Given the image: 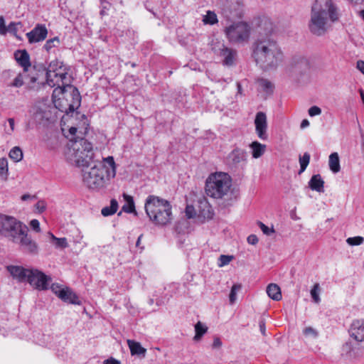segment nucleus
Here are the masks:
<instances>
[{"mask_svg": "<svg viewBox=\"0 0 364 364\" xmlns=\"http://www.w3.org/2000/svg\"><path fill=\"white\" fill-rule=\"evenodd\" d=\"M252 58L263 70L276 69L283 59V52L277 41L269 33H260L252 43Z\"/></svg>", "mask_w": 364, "mask_h": 364, "instance_id": "nucleus-1", "label": "nucleus"}, {"mask_svg": "<svg viewBox=\"0 0 364 364\" xmlns=\"http://www.w3.org/2000/svg\"><path fill=\"white\" fill-rule=\"evenodd\" d=\"M144 208L146 215L156 225L164 226L171 223V205L168 200L156 196H149L146 199Z\"/></svg>", "mask_w": 364, "mask_h": 364, "instance_id": "nucleus-2", "label": "nucleus"}, {"mask_svg": "<svg viewBox=\"0 0 364 364\" xmlns=\"http://www.w3.org/2000/svg\"><path fill=\"white\" fill-rule=\"evenodd\" d=\"M232 186L229 176L225 173L210 174L206 179L205 193L213 198H222L227 195Z\"/></svg>", "mask_w": 364, "mask_h": 364, "instance_id": "nucleus-3", "label": "nucleus"}, {"mask_svg": "<svg viewBox=\"0 0 364 364\" xmlns=\"http://www.w3.org/2000/svg\"><path fill=\"white\" fill-rule=\"evenodd\" d=\"M67 75V68L63 62L54 60L49 63L46 71L47 84L52 87L57 86L53 90L52 97H56L57 92L65 91V87H61V85H63Z\"/></svg>", "mask_w": 364, "mask_h": 364, "instance_id": "nucleus-4", "label": "nucleus"}, {"mask_svg": "<svg viewBox=\"0 0 364 364\" xmlns=\"http://www.w3.org/2000/svg\"><path fill=\"white\" fill-rule=\"evenodd\" d=\"M75 162L78 166H91L93 158L92 145L87 140L81 138L75 141L70 148Z\"/></svg>", "mask_w": 364, "mask_h": 364, "instance_id": "nucleus-5", "label": "nucleus"}, {"mask_svg": "<svg viewBox=\"0 0 364 364\" xmlns=\"http://www.w3.org/2000/svg\"><path fill=\"white\" fill-rule=\"evenodd\" d=\"M82 180L89 188H99L104 186L105 181V170L101 163L93 166H82Z\"/></svg>", "mask_w": 364, "mask_h": 364, "instance_id": "nucleus-6", "label": "nucleus"}, {"mask_svg": "<svg viewBox=\"0 0 364 364\" xmlns=\"http://www.w3.org/2000/svg\"><path fill=\"white\" fill-rule=\"evenodd\" d=\"M331 24L328 23V14L326 9H318L312 8L311 19L309 23V29L310 32L316 36L325 35L329 28Z\"/></svg>", "mask_w": 364, "mask_h": 364, "instance_id": "nucleus-7", "label": "nucleus"}, {"mask_svg": "<svg viewBox=\"0 0 364 364\" xmlns=\"http://www.w3.org/2000/svg\"><path fill=\"white\" fill-rule=\"evenodd\" d=\"M26 226L14 217L0 214V234L10 240L16 238V235L26 230Z\"/></svg>", "mask_w": 364, "mask_h": 364, "instance_id": "nucleus-8", "label": "nucleus"}, {"mask_svg": "<svg viewBox=\"0 0 364 364\" xmlns=\"http://www.w3.org/2000/svg\"><path fill=\"white\" fill-rule=\"evenodd\" d=\"M225 31L228 39L232 43L247 42L250 36V27L245 22L232 24Z\"/></svg>", "mask_w": 364, "mask_h": 364, "instance_id": "nucleus-9", "label": "nucleus"}, {"mask_svg": "<svg viewBox=\"0 0 364 364\" xmlns=\"http://www.w3.org/2000/svg\"><path fill=\"white\" fill-rule=\"evenodd\" d=\"M212 50L220 59L224 66L232 67L236 63L237 52L224 43L217 41L212 44Z\"/></svg>", "mask_w": 364, "mask_h": 364, "instance_id": "nucleus-10", "label": "nucleus"}, {"mask_svg": "<svg viewBox=\"0 0 364 364\" xmlns=\"http://www.w3.org/2000/svg\"><path fill=\"white\" fill-rule=\"evenodd\" d=\"M65 87V90L63 92H57V95L61 94L64 95L67 90H70V96L72 97V102L68 105V107H61L60 105V98H58V100H55V97H53V102L55 104V106L58 108L61 112H65L66 113L68 112H73L75 109H77L80 105V101H81V96L80 94L79 90L75 87H73L70 85H65L63 83V85H61V87Z\"/></svg>", "mask_w": 364, "mask_h": 364, "instance_id": "nucleus-11", "label": "nucleus"}, {"mask_svg": "<svg viewBox=\"0 0 364 364\" xmlns=\"http://www.w3.org/2000/svg\"><path fill=\"white\" fill-rule=\"evenodd\" d=\"M28 274L27 282L32 287L39 291L48 289L49 283L52 280L50 276L45 274L43 272L36 269H31Z\"/></svg>", "mask_w": 364, "mask_h": 364, "instance_id": "nucleus-12", "label": "nucleus"}, {"mask_svg": "<svg viewBox=\"0 0 364 364\" xmlns=\"http://www.w3.org/2000/svg\"><path fill=\"white\" fill-rule=\"evenodd\" d=\"M28 231L27 227L25 230H21V232H19L12 242L18 244L23 251L31 255H36L38 252V245L28 236Z\"/></svg>", "mask_w": 364, "mask_h": 364, "instance_id": "nucleus-13", "label": "nucleus"}, {"mask_svg": "<svg viewBox=\"0 0 364 364\" xmlns=\"http://www.w3.org/2000/svg\"><path fill=\"white\" fill-rule=\"evenodd\" d=\"M255 132L257 136L262 140H267L268 138L267 120L266 114L259 112L256 114L255 119Z\"/></svg>", "mask_w": 364, "mask_h": 364, "instance_id": "nucleus-14", "label": "nucleus"}, {"mask_svg": "<svg viewBox=\"0 0 364 364\" xmlns=\"http://www.w3.org/2000/svg\"><path fill=\"white\" fill-rule=\"evenodd\" d=\"M48 35V29L44 24L38 23L28 33H26L28 42L36 43L44 41Z\"/></svg>", "mask_w": 364, "mask_h": 364, "instance_id": "nucleus-15", "label": "nucleus"}, {"mask_svg": "<svg viewBox=\"0 0 364 364\" xmlns=\"http://www.w3.org/2000/svg\"><path fill=\"white\" fill-rule=\"evenodd\" d=\"M198 216L203 220H210L213 218L214 211L205 198H200L198 202Z\"/></svg>", "mask_w": 364, "mask_h": 364, "instance_id": "nucleus-16", "label": "nucleus"}, {"mask_svg": "<svg viewBox=\"0 0 364 364\" xmlns=\"http://www.w3.org/2000/svg\"><path fill=\"white\" fill-rule=\"evenodd\" d=\"M348 331L350 336L355 341H364V320H353Z\"/></svg>", "mask_w": 364, "mask_h": 364, "instance_id": "nucleus-17", "label": "nucleus"}, {"mask_svg": "<svg viewBox=\"0 0 364 364\" xmlns=\"http://www.w3.org/2000/svg\"><path fill=\"white\" fill-rule=\"evenodd\" d=\"M6 269L14 279L19 282L27 281L29 274L28 272H31V269H25L21 266L17 265H9L6 267Z\"/></svg>", "mask_w": 364, "mask_h": 364, "instance_id": "nucleus-18", "label": "nucleus"}, {"mask_svg": "<svg viewBox=\"0 0 364 364\" xmlns=\"http://www.w3.org/2000/svg\"><path fill=\"white\" fill-rule=\"evenodd\" d=\"M14 58L19 65H21L25 72L28 71L31 67L30 56L26 50H17L14 53Z\"/></svg>", "mask_w": 364, "mask_h": 364, "instance_id": "nucleus-19", "label": "nucleus"}, {"mask_svg": "<svg viewBox=\"0 0 364 364\" xmlns=\"http://www.w3.org/2000/svg\"><path fill=\"white\" fill-rule=\"evenodd\" d=\"M309 186L312 191L323 193L324 191V181L321 176L320 174L313 175L309 181Z\"/></svg>", "mask_w": 364, "mask_h": 364, "instance_id": "nucleus-20", "label": "nucleus"}, {"mask_svg": "<svg viewBox=\"0 0 364 364\" xmlns=\"http://www.w3.org/2000/svg\"><path fill=\"white\" fill-rule=\"evenodd\" d=\"M229 159L234 165L246 161V151L240 149H235L229 154Z\"/></svg>", "mask_w": 364, "mask_h": 364, "instance_id": "nucleus-21", "label": "nucleus"}, {"mask_svg": "<svg viewBox=\"0 0 364 364\" xmlns=\"http://www.w3.org/2000/svg\"><path fill=\"white\" fill-rule=\"evenodd\" d=\"M103 160L105 164L102 165L105 167L107 177L114 178L116 175V166L114 158L112 156H108Z\"/></svg>", "mask_w": 364, "mask_h": 364, "instance_id": "nucleus-22", "label": "nucleus"}, {"mask_svg": "<svg viewBox=\"0 0 364 364\" xmlns=\"http://www.w3.org/2000/svg\"><path fill=\"white\" fill-rule=\"evenodd\" d=\"M250 148L252 150V157L255 159H258L264 154L266 150V145L255 141L250 144Z\"/></svg>", "mask_w": 364, "mask_h": 364, "instance_id": "nucleus-23", "label": "nucleus"}, {"mask_svg": "<svg viewBox=\"0 0 364 364\" xmlns=\"http://www.w3.org/2000/svg\"><path fill=\"white\" fill-rule=\"evenodd\" d=\"M266 291L269 297L274 301H279L282 299L280 287L276 284H269L267 287Z\"/></svg>", "mask_w": 364, "mask_h": 364, "instance_id": "nucleus-24", "label": "nucleus"}, {"mask_svg": "<svg viewBox=\"0 0 364 364\" xmlns=\"http://www.w3.org/2000/svg\"><path fill=\"white\" fill-rule=\"evenodd\" d=\"M123 198L126 203L122 206V210L125 213H134V215H136L133 197L127 193H123Z\"/></svg>", "mask_w": 364, "mask_h": 364, "instance_id": "nucleus-25", "label": "nucleus"}, {"mask_svg": "<svg viewBox=\"0 0 364 364\" xmlns=\"http://www.w3.org/2000/svg\"><path fill=\"white\" fill-rule=\"evenodd\" d=\"M328 166L330 170L334 173H337L341 170L340 166V159L339 156L337 152H333L330 154L328 159Z\"/></svg>", "mask_w": 364, "mask_h": 364, "instance_id": "nucleus-26", "label": "nucleus"}, {"mask_svg": "<svg viewBox=\"0 0 364 364\" xmlns=\"http://www.w3.org/2000/svg\"><path fill=\"white\" fill-rule=\"evenodd\" d=\"M65 296L63 298H60L65 302L73 304H80V301L79 297L77 296L75 293H74L70 288L66 287L65 289Z\"/></svg>", "mask_w": 364, "mask_h": 364, "instance_id": "nucleus-27", "label": "nucleus"}, {"mask_svg": "<svg viewBox=\"0 0 364 364\" xmlns=\"http://www.w3.org/2000/svg\"><path fill=\"white\" fill-rule=\"evenodd\" d=\"M326 6L327 8L328 17H329L331 21L333 23L337 21L339 19V14L336 6L331 1H327Z\"/></svg>", "mask_w": 364, "mask_h": 364, "instance_id": "nucleus-28", "label": "nucleus"}, {"mask_svg": "<svg viewBox=\"0 0 364 364\" xmlns=\"http://www.w3.org/2000/svg\"><path fill=\"white\" fill-rule=\"evenodd\" d=\"M48 235L50 237L51 242L55 248L64 249L68 246L67 239L65 237L58 238L50 232H49Z\"/></svg>", "mask_w": 364, "mask_h": 364, "instance_id": "nucleus-29", "label": "nucleus"}, {"mask_svg": "<svg viewBox=\"0 0 364 364\" xmlns=\"http://www.w3.org/2000/svg\"><path fill=\"white\" fill-rule=\"evenodd\" d=\"M132 355H140L144 353L146 350L141 347L139 343L132 340L127 341Z\"/></svg>", "mask_w": 364, "mask_h": 364, "instance_id": "nucleus-30", "label": "nucleus"}, {"mask_svg": "<svg viewBox=\"0 0 364 364\" xmlns=\"http://www.w3.org/2000/svg\"><path fill=\"white\" fill-rule=\"evenodd\" d=\"M118 208V203L115 199H112L110 205L102 209L101 213L103 216H109L114 214Z\"/></svg>", "mask_w": 364, "mask_h": 364, "instance_id": "nucleus-31", "label": "nucleus"}, {"mask_svg": "<svg viewBox=\"0 0 364 364\" xmlns=\"http://www.w3.org/2000/svg\"><path fill=\"white\" fill-rule=\"evenodd\" d=\"M208 327L205 324L201 323L200 321H198L195 325V331L196 335L193 338V339L196 341L200 340L201 337L207 332Z\"/></svg>", "mask_w": 364, "mask_h": 364, "instance_id": "nucleus-32", "label": "nucleus"}, {"mask_svg": "<svg viewBox=\"0 0 364 364\" xmlns=\"http://www.w3.org/2000/svg\"><path fill=\"white\" fill-rule=\"evenodd\" d=\"M33 118L36 123L41 124L44 119L48 117L46 115V112L41 107H35L33 111Z\"/></svg>", "mask_w": 364, "mask_h": 364, "instance_id": "nucleus-33", "label": "nucleus"}, {"mask_svg": "<svg viewBox=\"0 0 364 364\" xmlns=\"http://www.w3.org/2000/svg\"><path fill=\"white\" fill-rule=\"evenodd\" d=\"M258 85L261 89L267 94H272L274 91V85L267 79H259Z\"/></svg>", "mask_w": 364, "mask_h": 364, "instance_id": "nucleus-34", "label": "nucleus"}, {"mask_svg": "<svg viewBox=\"0 0 364 364\" xmlns=\"http://www.w3.org/2000/svg\"><path fill=\"white\" fill-rule=\"evenodd\" d=\"M204 24L214 25L218 23L217 15L214 11H208L206 14L203 16Z\"/></svg>", "mask_w": 364, "mask_h": 364, "instance_id": "nucleus-35", "label": "nucleus"}, {"mask_svg": "<svg viewBox=\"0 0 364 364\" xmlns=\"http://www.w3.org/2000/svg\"><path fill=\"white\" fill-rule=\"evenodd\" d=\"M9 156L15 162H18L23 159V151L20 147L15 146L11 149Z\"/></svg>", "mask_w": 364, "mask_h": 364, "instance_id": "nucleus-36", "label": "nucleus"}, {"mask_svg": "<svg viewBox=\"0 0 364 364\" xmlns=\"http://www.w3.org/2000/svg\"><path fill=\"white\" fill-rule=\"evenodd\" d=\"M310 154L308 152H305L303 156H300L299 161L300 164V170L299 171V173L301 174L303 173L306 167L308 166L309 161H310Z\"/></svg>", "mask_w": 364, "mask_h": 364, "instance_id": "nucleus-37", "label": "nucleus"}, {"mask_svg": "<svg viewBox=\"0 0 364 364\" xmlns=\"http://www.w3.org/2000/svg\"><path fill=\"white\" fill-rule=\"evenodd\" d=\"M60 41L58 36H55L51 39L48 40L43 46V48L50 53L52 48H57L60 46Z\"/></svg>", "mask_w": 364, "mask_h": 364, "instance_id": "nucleus-38", "label": "nucleus"}, {"mask_svg": "<svg viewBox=\"0 0 364 364\" xmlns=\"http://www.w3.org/2000/svg\"><path fill=\"white\" fill-rule=\"evenodd\" d=\"M294 66L299 69H307L309 68V61L304 57H299L294 60Z\"/></svg>", "mask_w": 364, "mask_h": 364, "instance_id": "nucleus-39", "label": "nucleus"}, {"mask_svg": "<svg viewBox=\"0 0 364 364\" xmlns=\"http://www.w3.org/2000/svg\"><path fill=\"white\" fill-rule=\"evenodd\" d=\"M319 291H320V287L319 284L316 283L313 288L311 290V296L313 299V301L318 304L320 302V296H319Z\"/></svg>", "mask_w": 364, "mask_h": 364, "instance_id": "nucleus-40", "label": "nucleus"}, {"mask_svg": "<svg viewBox=\"0 0 364 364\" xmlns=\"http://www.w3.org/2000/svg\"><path fill=\"white\" fill-rule=\"evenodd\" d=\"M52 291L56 294L59 298H63L65 296V288H62L58 284H53L50 287Z\"/></svg>", "mask_w": 364, "mask_h": 364, "instance_id": "nucleus-41", "label": "nucleus"}, {"mask_svg": "<svg viewBox=\"0 0 364 364\" xmlns=\"http://www.w3.org/2000/svg\"><path fill=\"white\" fill-rule=\"evenodd\" d=\"M23 85V77L21 73H18V75L14 79L13 82L8 85L9 87H21Z\"/></svg>", "mask_w": 364, "mask_h": 364, "instance_id": "nucleus-42", "label": "nucleus"}, {"mask_svg": "<svg viewBox=\"0 0 364 364\" xmlns=\"http://www.w3.org/2000/svg\"><path fill=\"white\" fill-rule=\"evenodd\" d=\"M241 289V285L240 284H234L232 287V289H231V291H230V301L231 304H233L235 302V301L236 300V294H237V292L240 290Z\"/></svg>", "mask_w": 364, "mask_h": 364, "instance_id": "nucleus-43", "label": "nucleus"}, {"mask_svg": "<svg viewBox=\"0 0 364 364\" xmlns=\"http://www.w3.org/2000/svg\"><path fill=\"white\" fill-rule=\"evenodd\" d=\"M257 224L264 235L269 236L274 232V229L273 226L272 228H269L268 226H267L266 225H264L263 223H262L260 221H258Z\"/></svg>", "mask_w": 364, "mask_h": 364, "instance_id": "nucleus-44", "label": "nucleus"}, {"mask_svg": "<svg viewBox=\"0 0 364 364\" xmlns=\"http://www.w3.org/2000/svg\"><path fill=\"white\" fill-rule=\"evenodd\" d=\"M363 237L360 236L348 237L346 240L347 243L350 245H360L363 244Z\"/></svg>", "mask_w": 364, "mask_h": 364, "instance_id": "nucleus-45", "label": "nucleus"}, {"mask_svg": "<svg viewBox=\"0 0 364 364\" xmlns=\"http://www.w3.org/2000/svg\"><path fill=\"white\" fill-rule=\"evenodd\" d=\"M303 333L306 337L316 338L318 336V331L312 327H306L304 329Z\"/></svg>", "mask_w": 364, "mask_h": 364, "instance_id": "nucleus-46", "label": "nucleus"}, {"mask_svg": "<svg viewBox=\"0 0 364 364\" xmlns=\"http://www.w3.org/2000/svg\"><path fill=\"white\" fill-rule=\"evenodd\" d=\"M233 259V256L221 255L219 257V266L223 267L228 264Z\"/></svg>", "mask_w": 364, "mask_h": 364, "instance_id": "nucleus-47", "label": "nucleus"}, {"mask_svg": "<svg viewBox=\"0 0 364 364\" xmlns=\"http://www.w3.org/2000/svg\"><path fill=\"white\" fill-rule=\"evenodd\" d=\"M8 173V161L6 158L0 159V175Z\"/></svg>", "mask_w": 364, "mask_h": 364, "instance_id": "nucleus-48", "label": "nucleus"}, {"mask_svg": "<svg viewBox=\"0 0 364 364\" xmlns=\"http://www.w3.org/2000/svg\"><path fill=\"white\" fill-rule=\"evenodd\" d=\"M308 112L311 117H314L319 115L321 113V109L317 106H312L309 109Z\"/></svg>", "mask_w": 364, "mask_h": 364, "instance_id": "nucleus-49", "label": "nucleus"}, {"mask_svg": "<svg viewBox=\"0 0 364 364\" xmlns=\"http://www.w3.org/2000/svg\"><path fill=\"white\" fill-rule=\"evenodd\" d=\"M196 210L193 206L188 205L186 208V215L188 218H193L196 216Z\"/></svg>", "mask_w": 364, "mask_h": 364, "instance_id": "nucleus-50", "label": "nucleus"}, {"mask_svg": "<svg viewBox=\"0 0 364 364\" xmlns=\"http://www.w3.org/2000/svg\"><path fill=\"white\" fill-rule=\"evenodd\" d=\"M30 226L33 230H35L37 232H40L41 230L40 223L36 219H33L30 222Z\"/></svg>", "mask_w": 364, "mask_h": 364, "instance_id": "nucleus-51", "label": "nucleus"}, {"mask_svg": "<svg viewBox=\"0 0 364 364\" xmlns=\"http://www.w3.org/2000/svg\"><path fill=\"white\" fill-rule=\"evenodd\" d=\"M8 29L5 26V21L3 16H0V34L5 35L7 33Z\"/></svg>", "mask_w": 364, "mask_h": 364, "instance_id": "nucleus-52", "label": "nucleus"}, {"mask_svg": "<svg viewBox=\"0 0 364 364\" xmlns=\"http://www.w3.org/2000/svg\"><path fill=\"white\" fill-rule=\"evenodd\" d=\"M36 207L38 212L42 213L46 210V204L44 201L41 200L36 203Z\"/></svg>", "mask_w": 364, "mask_h": 364, "instance_id": "nucleus-53", "label": "nucleus"}, {"mask_svg": "<svg viewBox=\"0 0 364 364\" xmlns=\"http://www.w3.org/2000/svg\"><path fill=\"white\" fill-rule=\"evenodd\" d=\"M247 242L250 245H256L258 242V238L255 235H250L247 237Z\"/></svg>", "mask_w": 364, "mask_h": 364, "instance_id": "nucleus-54", "label": "nucleus"}, {"mask_svg": "<svg viewBox=\"0 0 364 364\" xmlns=\"http://www.w3.org/2000/svg\"><path fill=\"white\" fill-rule=\"evenodd\" d=\"M222 346V341L218 337L214 338L213 343L212 347L213 348H219Z\"/></svg>", "mask_w": 364, "mask_h": 364, "instance_id": "nucleus-55", "label": "nucleus"}, {"mask_svg": "<svg viewBox=\"0 0 364 364\" xmlns=\"http://www.w3.org/2000/svg\"><path fill=\"white\" fill-rule=\"evenodd\" d=\"M169 299V297L165 296L163 299L156 298V304L157 306H161L165 304Z\"/></svg>", "mask_w": 364, "mask_h": 364, "instance_id": "nucleus-56", "label": "nucleus"}, {"mask_svg": "<svg viewBox=\"0 0 364 364\" xmlns=\"http://www.w3.org/2000/svg\"><path fill=\"white\" fill-rule=\"evenodd\" d=\"M103 364H121L120 361L111 357L104 360Z\"/></svg>", "mask_w": 364, "mask_h": 364, "instance_id": "nucleus-57", "label": "nucleus"}, {"mask_svg": "<svg viewBox=\"0 0 364 364\" xmlns=\"http://www.w3.org/2000/svg\"><path fill=\"white\" fill-rule=\"evenodd\" d=\"M356 68L364 75V61L359 60L357 61Z\"/></svg>", "mask_w": 364, "mask_h": 364, "instance_id": "nucleus-58", "label": "nucleus"}, {"mask_svg": "<svg viewBox=\"0 0 364 364\" xmlns=\"http://www.w3.org/2000/svg\"><path fill=\"white\" fill-rule=\"evenodd\" d=\"M260 331L263 336H265V323L263 321H260L259 323Z\"/></svg>", "mask_w": 364, "mask_h": 364, "instance_id": "nucleus-59", "label": "nucleus"}, {"mask_svg": "<svg viewBox=\"0 0 364 364\" xmlns=\"http://www.w3.org/2000/svg\"><path fill=\"white\" fill-rule=\"evenodd\" d=\"M309 126V122L307 119H303L301 123V125H300L301 128L304 129Z\"/></svg>", "mask_w": 364, "mask_h": 364, "instance_id": "nucleus-60", "label": "nucleus"}, {"mask_svg": "<svg viewBox=\"0 0 364 364\" xmlns=\"http://www.w3.org/2000/svg\"><path fill=\"white\" fill-rule=\"evenodd\" d=\"M8 122L11 127V131L14 132V119L13 118H9V119H8Z\"/></svg>", "mask_w": 364, "mask_h": 364, "instance_id": "nucleus-61", "label": "nucleus"}, {"mask_svg": "<svg viewBox=\"0 0 364 364\" xmlns=\"http://www.w3.org/2000/svg\"><path fill=\"white\" fill-rule=\"evenodd\" d=\"M69 132L72 135H75L77 132V128L76 127H70L69 129Z\"/></svg>", "mask_w": 364, "mask_h": 364, "instance_id": "nucleus-62", "label": "nucleus"}, {"mask_svg": "<svg viewBox=\"0 0 364 364\" xmlns=\"http://www.w3.org/2000/svg\"><path fill=\"white\" fill-rule=\"evenodd\" d=\"M31 196L29 195V194H24L21 196V199L22 200H28V198H31Z\"/></svg>", "mask_w": 364, "mask_h": 364, "instance_id": "nucleus-63", "label": "nucleus"}, {"mask_svg": "<svg viewBox=\"0 0 364 364\" xmlns=\"http://www.w3.org/2000/svg\"><path fill=\"white\" fill-rule=\"evenodd\" d=\"M360 16L364 20V10L360 11Z\"/></svg>", "mask_w": 364, "mask_h": 364, "instance_id": "nucleus-64", "label": "nucleus"}]
</instances>
